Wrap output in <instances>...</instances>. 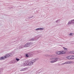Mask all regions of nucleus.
Returning <instances> with one entry per match:
<instances>
[{"label":"nucleus","instance_id":"f257e3e1","mask_svg":"<svg viewBox=\"0 0 74 74\" xmlns=\"http://www.w3.org/2000/svg\"><path fill=\"white\" fill-rule=\"evenodd\" d=\"M36 59H35L34 60H32L31 62H29V61H27L25 62L23 64V66H31L35 62H36Z\"/></svg>","mask_w":74,"mask_h":74},{"label":"nucleus","instance_id":"f03ea898","mask_svg":"<svg viewBox=\"0 0 74 74\" xmlns=\"http://www.w3.org/2000/svg\"><path fill=\"white\" fill-rule=\"evenodd\" d=\"M12 56V54L11 53H10V54H7L3 57H0V60H3V59H5L6 58H8V57Z\"/></svg>","mask_w":74,"mask_h":74},{"label":"nucleus","instance_id":"7ed1b4c3","mask_svg":"<svg viewBox=\"0 0 74 74\" xmlns=\"http://www.w3.org/2000/svg\"><path fill=\"white\" fill-rule=\"evenodd\" d=\"M67 25L68 26H70L71 25H74V19L69 21Z\"/></svg>","mask_w":74,"mask_h":74},{"label":"nucleus","instance_id":"20e7f679","mask_svg":"<svg viewBox=\"0 0 74 74\" xmlns=\"http://www.w3.org/2000/svg\"><path fill=\"white\" fill-rule=\"evenodd\" d=\"M32 44V42L27 43V44H26L25 45H24V47H29L31 45V44Z\"/></svg>","mask_w":74,"mask_h":74},{"label":"nucleus","instance_id":"39448f33","mask_svg":"<svg viewBox=\"0 0 74 74\" xmlns=\"http://www.w3.org/2000/svg\"><path fill=\"white\" fill-rule=\"evenodd\" d=\"M59 59V58H54V61H55V62H58V60Z\"/></svg>","mask_w":74,"mask_h":74},{"label":"nucleus","instance_id":"423d86ee","mask_svg":"<svg viewBox=\"0 0 74 74\" xmlns=\"http://www.w3.org/2000/svg\"><path fill=\"white\" fill-rule=\"evenodd\" d=\"M44 29L43 28H40L36 29L35 30H42Z\"/></svg>","mask_w":74,"mask_h":74},{"label":"nucleus","instance_id":"0eeeda50","mask_svg":"<svg viewBox=\"0 0 74 74\" xmlns=\"http://www.w3.org/2000/svg\"><path fill=\"white\" fill-rule=\"evenodd\" d=\"M28 55L29 56H32L33 55V52L32 53H28Z\"/></svg>","mask_w":74,"mask_h":74},{"label":"nucleus","instance_id":"6e6552de","mask_svg":"<svg viewBox=\"0 0 74 74\" xmlns=\"http://www.w3.org/2000/svg\"><path fill=\"white\" fill-rule=\"evenodd\" d=\"M69 63H70V62H69V61H67L64 63L62 64L61 65H64V64H69Z\"/></svg>","mask_w":74,"mask_h":74},{"label":"nucleus","instance_id":"1a4fd4ad","mask_svg":"<svg viewBox=\"0 0 74 74\" xmlns=\"http://www.w3.org/2000/svg\"><path fill=\"white\" fill-rule=\"evenodd\" d=\"M24 45H21L19 47L18 49H21L22 48H24Z\"/></svg>","mask_w":74,"mask_h":74},{"label":"nucleus","instance_id":"9d476101","mask_svg":"<svg viewBox=\"0 0 74 74\" xmlns=\"http://www.w3.org/2000/svg\"><path fill=\"white\" fill-rule=\"evenodd\" d=\"M61 53H62V52H61V51H57L56 52V54L57 55H60V54H61Z\"/></svg>","mask_w":74,"mask_h":74},{"label":"nucleus","instance_id":"9b49d317","mask_svg":"<svg viewBox=\"0 0 74 74\" xmlns=\"http://www.w3.org/2000/svg\"><path fill=\"white\" fill-rule=\"evenodd\" d=\"M39 36H36L34 38L35 39V40H37L38 39V38H39Z\"/></svg>","mask_w":74,"mask_h":74},{"label":"nucleus","instance_id":"f8f14e48","mask_svg":"<svg viewBox=\"0 0 74 74\" xmlns=\"http://www.w3.org/2000/svg\"><path fill=\"white\" fill-rule=\"evenodd\" d=\"M27 70V68L23 69L21 70V71H25V70Z\"/></svg>","mask_w":74,"mask_h":74},{"label":"nucleus","instance_id":"ddd939ff","mask_svg":"<svg viewBox=\"0 0 74 74\" xmlns=\"http://www.w3.org/2000/svg\"><path fill=\"white\" fill-rule=\"evenodd\" d=\"M71 56H70L68 57H67L66 58H67L68 59H69V60L71 59Z\"/></svg>","mask_w":74,"mask_h":74},{"label":"nucleus","instance_id":"4468645a","mask_svg":"<svg viewBox=\"0 0 74 74\" xmlns=\"http://www.w3.org/2000/svg\"><path fill=\"white\" fill-rule=\"evenodd\" d=\"M61 52L62 53H61V54H65L66 53V52L64 51H61Z\"/></svg>","mask_w":74,"mask_h":74},{"label":"nucleus","instance_id":"2eb2a0df","mask_svg":"<svg viewBox=\"0 0 74 74\" xmlns=\"http://www.w3.org/2000/svg\"><path fill=\"white\" fill-rule=\"evenodd\" d=\"M34 40H35L34 38H31V39L30 40V41H34Z\"/></svg>","mask_w":74,"mask_h":74},{"label":"nucleus","instance_id":"dca6fc26","mask_svg":"<svg viewBox=\"0 0 74 74\" xmlns=\"http://www.w3.org/2000/svg\"><path fill=\"white\" fill-rule=\"evenodd\" d=\"M70 53H71V54H74V51H71L70 52Z\"/></svg>","mask_w":74,"mask_h":74},{"label":"nucleus","instance_id":"f3484780","mask_svg":"<svg viewBox=\"0 0 74 74\" xmlns=\"http://www.w3.org/2000/svg\"><path fill=\"white\" fill-rule=\"evenodd\" d=\"M71 59H74V56H71Z\"/></svg>","mask_w":74,"mask_h":74},{"label":"nucleus","instance_id":"a211bd4d","mask_svg":"<svg viewBox=\"0 0 74 74\" xmlns=\"http://www.w3.org/2000/svg\"><path fill=\"white\" fill-rule=\"evenodd\" d=\"M60 21V19L57 20V21H56V23H58V22H59Z\"/></svg>","mask_w":74,"mask_h":74},{"label":"nucleus","instance_id":"6ab92c4d","mask_svg":"<svg viewBox=\"0 0 74 74\" xmlns=\"http://www.w3.org/2000/svg\"><path fill=\"white\" fill-rule=\"evenodd\" d=\"M55 62L54 60L51 61L50 62V63H55Z\"/></svg>","mask_w":74,"mask_h":74},{"label":"nucleus","instance_id":"aec40b11","mask_svg":"<svg viewBox=\"0 0 74 74\" xmlns=\"http://www.w3.org/2000/svg\"><path fill=\"white\" fill-rule=\"evenodd\" d=\"M25 56H26V57H29V54H28V53L27 54H26Z\"/></svg>","mask_w":74,"mask_h":74},{"label":"nucleus","instance_id":"412c9836","mask_svg":"<svg viewBox=\"0 0 74 74\" xmlns=\"http://www.w3.org/2000/svg\"><path fill=\"white\" fill-rule=\"evenodd\" d=\"M16 61H17V62H18V61H19V60H20V59H19L18 58H16Z\"/></svg>","mask_w":74,"mask_h":74},{"label":"nucleus","instance_id":"4be33fe9","mask_svg":"<svg viewBox=\"0 0 74 74\" xmlns=\"http://www.w3.org/2000/svg\"><path fill=\"white\" fill-rule=\"evenodd\" d=\"M54 58H50V60H54Z\"/></svg>","mask_w":74,"mask_h":74},{"label":"nucleus","instance_id":"5701e85b","mask_svg":"<svg viewBox=\"0 0 74 74\" xmlns=\"http://www.w3.org/2000/svg\"><path fill=\"white\" fill-rule=\"evenodd\" d=\"M16 60H13V63H15V62H16Z\"/></svg>","mask_w":74,"mask_h":74},{"label":"nucleus","instance_id":"b1692460","mask_svg":"<svg viewBox=\"0 0 74 74\" xmlns=\"http://www.w3.org/2000/svg\"><path fill=\"white\" fill-rule=\"evenodd\" d=\"M70 35L71 36H73L74 35V34L73 33H71V34H70Z\"/></svg>","mask_w":74,"mask_h":74},{"label":"nucleus","instance_id":"393cba45","mask_svg":"<svg viewBox=\"0 0 74 74\" xmlns=\"http://www.w3.org/2000/svg\"><path fill=\"white\" fill-rule=\"evenodd\" d=\"M63 48H64V50H67V48H65L64 47H63Z\"/></svg>","mask_w":74,"mask_h":74},{"label":"nucleus","instance_id":"a878e982","mask_svg":"<svg viewBox=\"0 0 74 74\" xmlns=\"http://www.w3.org/2000/svg\"><path fill=\"white\" fill-rule=\"evenodd\" d=\"M33 17H34V16H32L30 17H29V19H30V18H33Z\"/></svg>","mask_w":74,"mask_h":74},{"label":"nucleus","instance_id":"bb28decb","mask_svg":"<svg viewBox=\"0 0 74 74\" xmlns=\"http://www.w3.org/2000/svg\"><path fill=\"white\" fill-rule=\"evenodd\" d=\"M45 56H48V55H45Z\"/></svg>","mask_w":74,"mask_h":74},{"label":"nucleus","instance_id":"cd10ccee","mask_svg":"<svg viewBox=\"0 0 74 74\" xmlns=\"http://www.w3.org/2000/svg\"><path fill=\"white\" fill-rule=\"evenodd\" d=\"M57 26H59V25H60V24H59V25H58V24L57 25Z\"/></svg>","mask_w":74,"mask_h":74},{"label":"nucleus","instance_id":"c85d7f7f","mask_svg":"<svg viewBox=\"0 0 74 74\" xmlns=\"http://www.w3.org/2000/svg\"><path fill=\"white\" fill-rule=\"evenodd\" d=\"M16 41L17 42V40H16Z\"/></svg>","mask_w":74,"mask_h":74}]
</instances>
